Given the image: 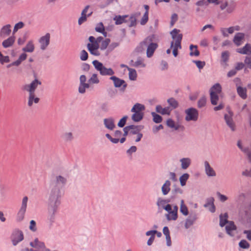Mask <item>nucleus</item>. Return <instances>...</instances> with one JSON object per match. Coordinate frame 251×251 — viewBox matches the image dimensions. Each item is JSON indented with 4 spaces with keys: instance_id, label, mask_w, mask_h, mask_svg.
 Here are the masks:
<instances>
[{
    "instance_id": "obj_14",
    "label": "nucleus",
    "mask_w": 251,
    "mask_h": 251,
    "mask_svg": "<svg viewBox=\"0 0 251 251\" xmlns=\"http://www.w3.org/2000/svg\"><path fill=\"white\" fill-rule=\"evenodd\" d=\"M177 211L178 207L176 205H175L172 207L171 206V210L167 211L168 213L166 215V218L168 220H176L177 218Z\"/></svg>"
},
{
    "instance_id": "obj_5",
    "label": "nucleus",
    "mask_w": 251,
    "mask_h": 251,
    "mask_svg": "<svg viewBox=\"0 0 251 251\" xmlns=\"http://www.w3.org/2000/svg\"><path fill=\"white\" fill-rule=\"evenodd\" d=\"M228 214L227 213H224L223 215H220V225L221 226L223 227L227 224L226 226V229L227 233L231 236L234 235L235 232L236 230V226L234 225V222L232 221L228 222L227 221Z\"/></svg>"
},
{
    "instance_id": "obj_11",
    "label": "nucleus",
    "mask_w": 251,
    "mask_h": 251,
    "mask_svg": "<svg viewBox=\"0 0 251 251\" xmlns=\"http://www.w3.org/2000/svg\"><path fill=\"white\" fill-rule=\"evenodd\" d=\"M50 34L48 33L39 39L38 42L41 50H45L47 49L50 43Z\"/></svg>"
},
{
    "instance_id": "obj_40",
    "label": "nucleus",
    "mask_w": 251,
    "mask_h": 251,
    "mask_svg": "<svg viewBox=\"0 0 251 251\" xmlns=\"http://www.w3.org/2000/svg\"><path fill=\"white\" fill-rule=\"evenodd\" d=\"M127 17V15L125 16H116L114 18V20L115 21L116 25H121L126 22V18Z\"/></svg>"
},
{
    "instance_id": "obj_16",
    "label": "nucleus",
    "mask_w": 251,
    "mask_h": 251,
    "mask_svg": "<svg viewBox=\"0 0 251 251\" xmlns=\"http://www.w3.org/2000/svg\"><path fill=\"white\" fill-rule=\"evenodd\" d=\"M204 170L206 175L209 177H214L216 176V173L214 169L210 166L207 161L204 162Z\"/></svg>"
},
{
    "instance_id": "obj_6",
    "label": "nucleus",
    "mask_w": 251,
    "mask_h": 251,
    "mask_svg": "<svg viewBox=\"0 0 251 251\" xmlns=\"http://www.w3.org/2000/svg\"><path fill=\"white\" fill-rule=\"evenodd\" d=\"M222 88L219 83L213 85L210 90V101L212 105H216L219 100V96L221 95Z\"/></svg>"
},
{
    "instance_id": "obj_53",
    "label": "nucleus",
    "mask_w": 251,
    "mask_h": 251,
    "mask_svg": "<svg viewBox=\"0 0 251 251\" xmlns=\"http://www.w3.org/2000/svg\"><path fill=\"white\" fill-rule=\"evenodd\" d=\"M24 26V24L22 22H20L16 24L13 30V35H14L19 29L22 28Z\"/></svg>"
},
{
    "instance_id": "obj_59",
    "label": "nucleus",
    "mask_w": 251,
    "mask_h": 251,
    "mask_svg": "<svg viewBox=\"0 0 251 251\" xmlns=\"http://www.w3.org/2000/svg\"><path fill=\"white\" fill-rule=\"evenodd\" d=\"M240 247L243 249H248L250 247L249 243L245 240H242L239 243Z\"/></svg>"
},
{
    "instance_id": "obj_15",
    "label": "nucleus",
    "mask_w": 251,
    "mask_h": 251,
    "mask_svg": "<svg viewBox=\"0 0 251 251\" xmlns=\"http://www.w3.org/2000/svg\"><path fill=\"white\" fill-rule=\"evenodd\" d=\"M240 30V27L239 25L231 26L228 28H222L221 32L224 37H227L228 34H232L235 31Z\"/></svg>"
},
{
    "instance_id": "obj_37",
    "label": "nucleus",
    "mask_w": 251,
    "mask_h": 251,
    "mask_svg": "<svg viewBox=\"0 0 251 251\" xmlns=\"http://www.w3.org/2000/svg\"><path fill=\"white\" fill-rule=\"evenodd\" d=\"M181 168L183 169H187L190 165L191 160L189 158H183L180 159Z\"/></svg>"
},
{
    "instance_id": "obj_23",
    "label": "nucleus",
    "mask_w": 251,
    "mask_h": 251,
    "mask_svg": "<svg viewBox=\"0 0 251 251\" xmlns=\"http://www.w3.org/2000/svg\"><path fill=\"white\" fill-rule=\"evenodd\" d=\"M110 79L113 81L114 86L116 87H120L122 85H123L125 88L126 86V84L124 80L121 79L115 76H111Z\"/></svg>"
},
{
    "instance_id": "obj_62",
    "label": "nucleus",
    "mask_w": 251,
    "mask_h": 251,
    "mask_svg": "<svg viewBox=\"0 0 251 251\" xmlns=\"http://www.w3.org/2000/svg\"><path fill=\"white\" fill-rule=\"evenodd\" d=\"M30 230L32 231L35 232L37 230L36 228V224L35 221L31 220L30 222V225L29 227Z\"/></svg>"
},
{
    "instance_id": "obj_45",
    "label": "nucleus",
    "mask_w": 251,
    "mask_h": 251,
    "mask_svg": "<svg viewBox=\"0 0 251 251\" xmlns=\"http://www.w3.org/2000/svg\"><path fill=\"white\" fill-rule=\"evenodd\" d=\"M190 55L191 56H197L199 55V51L197 49V47L196 46H193L191 45L190 46Z\"/></svg>"
},
{
    "instance_id": "obj_50",
    "label": "nucleus",
    "mask_w": 251,
    "mask_h": 251,
    "mask_svg": "<svg viewBox=\"0 0 251 251\" xmlns=\"http://www.w3.org/2000/svg\"><path fill=\"white\" fill-rule=\"evenodd\" d=\"M110 42V40L109 39H105V40H103L101 42L100 46V50H105L107 46H108Z\"/></svg>"
},
{
    "instance_id": "obj_48",
    "label": "nucleus",
    "mask_w": 251,
    "mask_h": 251,
    "mask_svg": "<svg viewBox=\"0 0 251 251\" xmlns=\"http://www.w3.org/2000/svg\"><path fill=\"white\" fill-rule=\"evenodd\" d=\"M95 30L99 32L102 33L105 37L106 36V33L104 32V26L102 23H99L95 28Z\"/></svg>"
},
{
    "instance_id": "obj_7",
    "label": "nucleus",
    "mask_w": 251,
    "mask_h": 251,
    "mask_svg": "<svg viewBox=\"0 0 251 251\" xmlns=\"http://www.w3.org/2000/svg\"><path fill=\"white\" fill-rule=\"evenodd\" d=\"M95 69L100 72L102 75H112L114 74V71L111 68H107L98 60H94L92 62Z\"/></svg>"
},
{
    "instance_id": "obj_43",
    "label": "nucleus",
    "mask_w": 251,
    "mask_h": 251,
    "mask_svg": "<svg viewBox=\"0 0 251 251\" xmlns=\"http://www.w3.org/2000/svg\"><path fill=\"white\" fill-rule=\"evenodd\" d=\"M209 201L204 204L205 207H209V210L212 212H214L215 211V207L213 203L214 199L213 198H210Z\"/></svg>"
},
{
    "instance_id": "obj_49",
    "label": "nucleus",
    "mask_w": 251,
    "mask_h": 251,
    "mask_svg": "<svg viewBox=\"0 0 251 251\" xmlns=\"http://www.w3.org/2000/svg\"><path fill=\"white\" fill-rule=\"evenodd\" d=\"M151 115L153 117V121L155 123H160L162 121V118L161 116L159 115L156 114L155 112H151Z\"/></svg>"
},
{
    "instance_id": "obj_47",
    "label": "nucleus",
    "mask_w": 251,
    "mask_h": 251,
    "mask_svg": "<svg viewBox=\"0 0 251 251\" xmlns=\"http://www.w3.org/2000/svg\"><path fill=\"white\" fill-rule=\"evenodd\" d=\"M133 126V128H130L129 133L132 134H136L143 128V126H135L131 125Z\"/></svg>"
},
{
    "instance_id": "obj_51",
    "label": "nucleus",
    "mask_w": 251,
    "mask_h": 251,
    "mask_svg": "<svg viewBox=\"0 0 251 251\" xmlns=\"http://www.w3.org/2000/svg\"><path fill=\"white\" fill-rule=\"evenodd\" d=\"M25 212V210L23 209H20L19 210L17 215V220L18 221L20 222L24 219Z\"/></svg>"
},
{
    "instance_id": "obj_41",
    "label": "nucleus",
    "mask_w": 251,
    "mask_h": 251,
    "mask_svg": "<svg viewBox=\"0 0 251 251\" xmlns=\"http://www.w3.org/2000/svg\"><path fill=\"white\" fill-rule=\"evenodd\" d=\"M129 71V78L131 80H135L137 78V73L135 69L130 68H128Z\"/></svg>"
},
{
    "instance_id": "obj_57",
    "label": "nucleus",
    "mask_w": 251,
    "mask_h": 251,
    "mask_svg": "<svg viewBox=\"0 0 251 251\" xmlns=\"http://www.w3.org/2000/svg\"><path fill=\"white\" fill-rule=\"evenodd\" d=\"M148 19H149V14H148V12H145L140 21L141 25H145L147 23Z\"/></svg>"
},
{
    "instance_id": "obj_52",
    "label": "nucleus",
    "mask_w": 251,
    "mask_h": 251,
    "mask_svg": "<svg viewBox=\"0 0 251 251\" xmlns=\"http://www.w3.org/2000/svg\"><path fill=\"white\" fill-rule=\"evenodd\" d=\"M206 103V98L205 96L202 97L198 102V106L199 108L204 107Z\"/></svg>"
},
{
    "instance_id": "obj_54",
    "label": "nucleus",
    "mask_w": 251,
    "mask_h": 251,
    "mask_svg": "<svg viewBox=\"0 0 251 251\" xmlns=\"http://www.w3.org/2000/svg\"><path fill=\"white\" fill-rule=\"evenodd\" d=\"M248 221L251 223V204L245 211Z\"/></svg>"
},
{
    "instance_id": "obj_33",
    "label": "nucleus",
    "mask_w": 251,
    "mask_h": 251,
    "mask_svg": "<svg viewBox=\"0 0 251 251\" xmlns=\"http://www.w3.org/2000/svg\"><path fill=\"white\" fill-rule=\"evenodd\" d=\"M104 124L105 127L110 130H112L115 127L114 121L111 118L105 119L104 120Z\"/></svg>"
},
{
    "instance_id": "obj_2",
    "label": "nucleus",
    "mask_w": 251,
    "mask_h": 251,
    "mask_svg": "<svg viewBox=\"0 0 251 251\" xmlns=\"http://www.w3.org/2000/svg\"><path fill=\"white\" fill-rule=\"evenodd\" d=\"M60 197L61 191L60 186L55 184L51 183L49 203L53 214L56 212L57 208L60 204L58 199Z\"/></svg>"
},
{
    "instance_id": "obj_46",
    "label": "nucleus",
    "mask_w": 251,
    "mask_h": 251,
    "mask_svg": "<svg viewBox=\"0 0 251 251\" xmlns=\"http://www.w3.org/2000/svg\"><path fill=\"white\" fill-rule=\"evenodd\" d=\"M180 211L183 215L185 216L188 214V208L187 206L184 204V201L182 200L181 201Z\"/></svg>"
},
{
    "instance_id": "obj_20",
    "label": "nucleus",
    "mask_w": 251,
    "mask_h": 251,
    "mask_svg": "<svg viewBox=\"0 0 251 251\" xmlns=\"http://www.w3.org/2000/svg\"><path fill=\"white\" fill-rule=\"evenodd\" d=\"M166 124L168 126L171 128H174L175 130H178L180 129L183 130L184 129V127L183 126L180 125L178 123H176L175 121H174L171 119H169L167 120L166 122Z\"/></svg>"
},
{
    "instance_id": "obj_12",
    "label": "nucleus",
    "mask_w": 251,
    "mask_h": 251,
    "mask_svg": "<svg viewBox=\"0 0 251 251\" xmlns=\"http://www.w3.org/2000/svg\"><path fill=\"white\" fill-rule=\"evenodd\" d=\"M169 201L159 198L157 199L156 204L159 209L162 208L166 211H169L171 210V205L168 204Z\"/></svg>"
},
{
    "instance_id": "obj_29",
    "label": "nucleus",
    "mask_w": 251,
    "mask_h": 251,
    "mask_svg": "<svg viewBox=\"0 0 251 251\" xmlns=\"http://www.w3.org/2000/svg\"><path fill=\"white\" fill-rule=\"evenodd\" d=\"M170 186L171 182L169 180H166L162 185L161 190L164 195H166L169 193L171 190Z\"/></svg>"
},
{
    "instance_id": "obj_17",
    "label": "nucleus",
    "mask_w": 251,
    "mask_h": 251,
    "mask_svg": "<svg viewBox=\"0 0 251 251\" xmlns=\"http://www.w3.org/2000/svg\"><path fill=\"white\" fill-rule=\"evenodd\" d=\"M92 11L89 10V6H86L81 12V17L79 18V25L86 21L87 17L90 16Z\"/></svg>"
},
{
    "instance_id": "obj_30",
    "label": "nucleus",
    "mask_w": 251,
    "mask_h": 251,
    "mask_svg": "<svg viewBox=\"0 0 251 251\" xmlns=\"http://www.w3.org/2000/svg\"><path fill=\"white\" fill-rule=\"evenodd\" d=\"M197 219L196 216L193 215V216H190L185 221V227L187 229L189 228L194 223V222Z\"/></svg>"
},
{
    "instance_id": "obj_58",
    "label": "nucleus",
    "mask_w": 251,
    "mask_h": 251,
    "mask_svg": "<svg viewBox=\"0 0 251 251\" xmlns=\"http://www.w3.org/2000/svg\"><path fill=\"white\" fill-rule=\"evenodd\" d=\"M27 201L28 197L27 196L24 197L22 200V205L20 208L21 209H23L26 211Z\"/></svg>"
},
{
    "instance_id": "obj_64",
    "label": "nucleus",
    "mask_w": 251,
    "mask_h": 251,
    "mask_svg": "<svg viewBox=\"0 0 251 251\" xmlns=\"http://www.w3.org/2000/svg\"><path fill=\"white\" fill-rule=\"evenodd\" d=\"M245 64L249 68H251V57L247 56L245 59Z\"/></svg>"
},
{
    "instance_id": "obj_9",
    "label": "nucleus",
    "mask_w": 251,
    "mask_h": 251,
    "mask_svg": "<svg viewBox=\"0 0 251 251\" xmlns=\"http://www.w3.org/2000/svg\"><path fill=\"white\" fill-rule=\"evenodd\" d=\"M24 239L23 232L19 229H15L11 236V240L13 246H16Z\"/></svg>"
},
{
    "instance_id": "obj_3",
    "label": "nucleus",
    "mask_w": 251,
    "mask_h": 251,
    "mask_svg": "<svg viewBox=\"0 0 251 251\" xmlns=\"http://www.w3.org/2000/svg\"><path fill=\"white\" fill-rule=\"evenodd\" d=\"M210 2L213 3L215 5H219L221 10H226L227 13L232 12L235 8V4L232 1H198L196 5L198 7H201L204 8ZM201 9L199 7L197 9V11H199Z\"/></svg>"
},
{
    "instance_id": "obj_36",
    "label": "nucleus",
    "mask_w": 251,
    "mask_h": 251,
    "mask_svg": "<svg viewBox=\"0 0 251 251\" xmlns=\"http://www.w3.org/2000/svg\"><path fill=\"white\" fill-rule=\"evenodd\" d=\"M144 113L143 112H134L132 115V120L136 122L140 121L143 118Z\"/></svg>"
},
{
    "instance_id": "obj_32",
    "label": "nucleus",
    "mask_w": 251,
    "mask_h": 251,
    "mask_svg": "<svg viewBox=\"0 0 251 251\" xmlns=\"http://www.w3.org/2000/svg\"><path fill=\"white\" fill-rule=\"evenodd\" d=\"M34 48L33 42L30 40L28 42L26 46L23 49V50L25 52H32L34 50Z\"/></svg>"
},
{
    "instance_id": "obj_22",
    "label": "nucleus",
    "mask_w": 251,
    "mask_h": 251,
    "mask_svg": "<svg viewBox=\"0 0 251 251\" xmlns=\"http://www.w3.org/2000/svg\"><path fill=\"white\" fill-rule=\"evenodd\" d=\"M79 79L81 82L80 85L79 86V93H84L85 92V89L90 87V85L89 83H85L86 79L85 75H81Z\"/></svg>"
},
{
    "instance_id": "obj_24",
    "label": "nucleus",
    "mask_w": 251,
    "mask_h": 251,
    "mask_svg": "<svg viewBox=\"0 0 251 251\" xmlns=\"http://www.w3.org/2000/svg\"><path fill=\"white\" fill-rule=\"evenodd\" d=\"M15 41V37L14 35H12L8 37L7 39L4 40L2 43V45L4 48H9L12 46Z\"/></svg>"
},
{
    "instance_id": "obj_1",
    "label": "nucleus",
    "mask_w": 251,
    "mask_h": 251,
    "mask_svg": "<svg viewBox=\"0 0 251 251\" xmlns=\"http://www.w3.org/2000/svg\"><path fill=\"white\" fill-rule=\"evenodd\" d=\"M41 82L35 79L30 83L25 84L22 87V89L29 93L28 98V105L29 107L32 106L33 103H38L39 101V98L35 97V91L38 86L41 85Z\"/></svg>"
},
{
    "instance_id": "obj_63",
    "label": "nucleus",
    "mask_w": 251,
    "mask_h": 251,
    "mask_svg": "<svg viewBox=\"0 0 251 251\" xmlns=\"http://www.w3.org/2000/svg\"><path fill=\"white\" fill-rule=\"evenodd\" d=\"M127 119V116H124L123 118H122L120 120V121L119 122V123L118 124V126L121 127H124L126 124V121Z\"/></svg>"
},
{
    "instance_id": "obj_60",
    "label": "nucleus",
    "mask_w": 251,
    "mask_h": 251,
    "mask_svg": "<svg viewBox=\"0 0 251 251\" xmlns=\"http://www.w3.org/2000/svg\"><path fill=\"white\" fill-rule=\"evenodd\" d=\"M10 61L9 58L8 56H3L0 52V62L3 64L4 63H7Z\"/></svg>"
},
{
    "instance_id": "obj_8",
    "label": "nucleus",
    "mask_w": 251,
    "mask_h": 251,
    "mask_svg": "<svg viewBox=\"0 0 251 251\" xmlns=\"http://www.w3.org/2000/svg\"><path fill=\"white\" fill-rule=\"evenodd\" d=\"M89 41L90 43L87 45L89 51L93 55H99L100 54L98 50L100 48L99 43L96 41L95 38L92 36L89 37Z\"/></svg>"
},
{
    "instance_id": "obj_56",
    "label": "nucleus",
    "mask_w": 251,
    "mask_h": 251,
    "mask_svg": "<svg viewBox=\"0 0 251 251\" xmlns=\"http://www.w3.org/2000/svg\"><path fill=\"white\" fill-rule=\"evenodd\" d=\"M167 101L169 105L173 107V108H176L178 106V103L177 101L173 98L168 99Z\"/></svg>"
},
{
    "instance_id": "obj_44",
    "label": "nucleus",
    "mask_w": 251,
    "mask_h": 251,
    "mask_svg": "<svg viewBox=\"0 0 251 251\" xmlns=\"http://www.w3.org/2000/svg\"><path fill=\"white\" fill-rule=\"evenodd\" d=\"M238 147L246 154L248 155V158L250 161H251V152L248 149L245 148L244 149L242 146L241 142L240 141H238L237 144Z\"/></svg>"
},
{
    "instance_id": "obj_19",
    "label": "nucleus",
    "mask_w": 251,
    "mask_h": 251,
    "mask_svg": "<svg viewBox=\"0 0 251 251\" xmlns=\"http://www.w3.org/2000/svg\"><path fill=\"white\" fill-rule=\"evenodd\" d=\"M245 34L241 32L236 33L233 38V41L237 46H239L242 44L245 41Z\"/></svg>"
},
{
    "instance_id": "obj_61",
    "label": "nucleus",
    "mask_w": 251,
    "mask_h": 251,
    "mask_svg": "<svg viewBox=\"0 0 251 251\" xmlns=\"http://www.w3.org/2000/svg\"><path fill=\"white\" fill-rule=\"evenodd\" d=\"M229 52L227 51H224L222 53V59L224 62H226L228 60Z\"/></svg>"
},
{
    "instance_id": "obj_25",
    "label": "nucleus",
    "mask_w": 251,
    "mask_h": 251,
    "mask_svg": "<svg viewBox=\"0 0 251 251\" xmlns=\"http://www.w3.org/2000/svg\"><path fill=\"white\" fill-rule=\"evenodd\" d=\"M67 182V178L62 176H56L55 180L51 183L55 184L60 186V185H64Z\"/></svg>"
},
{
    "instance_id": "obj_31",
    "label": "nucleus",
    "mask_w": 251,
    "mask_h": 251,
    "mask_svg": "<svg viewBox=\"0 0 251 251\" xmlns=\"http://www.w3.org/2000/svg\"><path fill=\"white\" fill-rule=\"evenodd\" d=\"M150 40V39L147 38L144 41L141 42L139 46L137 47V51L139 52H142L144 51L148 46V41Z\"/></svg>"
},
{
    "instance_id": "obj_55",
    "label": "nucleus",
    "mask_w": 251,
    "mask_h": 251,
    "mask_svg": "<svg viewBox=\"0 0 251 251\" xmlns=\"http://www.w3.org/2000/svg\"><path fill=\"white\" fill-rule=\"evenodd\" d=\"M99 82V80L96 74H93L92 75L91 77L89 79V84H97Z\"/></svg>"
},
{
    "instance_id": "obj_42",
    "label": "nucleus",
    "mask_w": 251,
    "mask_h": 251,
    "mask_svg": "<svg viewBox=\"0 0 251 251\" xmlns=\"http://www.w3.org/2000/svg\"><path fill=\"white\" fill-rule=\"evenodd\" d=\"M189 177V175L187 173L183 174L179 177V181L181 186H184L186 185V181Z\"/></svg>"
},
{
    "instance_id": "obj_28",
    "label": "nucleus",
    "mask_w": 251,
    "mask_h": 251,
    "mask_svg": "<svg viewBox=\"0 0 251 251\" xmlns=\"http://www.w3.org/2000/svg\"><path fill=\"white\" fill-rule=\"evenodd\" d=\"M172 109L169 107L163 108L161 105H157L156 106V111L162 115H170Z\"/></svg>"
},
{
    "instance_id": "obj_39",
    "label": "nucleus",
    "mask_w": 251,
    "mask_h": 251,
    "mask_svg": "<svg viewBox=\"0 0 251 251\" xmlns=\"http://www.w3.org/2000/svg\"><path fill=\"white\" fill-rule=\"evenodd\" d=\"M62 138L65 141H71L74 139L73 134L72 132H66L62 134Z\"/></svg>"
},
{
    "instance_id": "obj_27",
    "label": "nucleus",
    "mask_w": 251,
    "mask_h": 251,
    "mask_svg": "<svg viewBox=\"0 0 251 251\" xmlns=\"http://www.w3.org/2000/svg\"><path fill=\"white\" fill-rule=\"evenodd\" d=\"M130 64L131 66L135 67L144 68L146 66V65L144 62V60L140 58H138L135 62H134L133 60H131L130 61Z\"/></svg>"
},
{
    "instance_id": "obj_34",
    "label": "nucleus",
    "mask_w": 251,
    "mask_h": 251,
    "mask_svg": "<svg viewBox=\"0 0 251 251\" xmlns=\"http://www.w3.org/2000/svg\"><path fill=\"white\" fill-rule=\"evenodd\" d=\"M145 109V106L139 103H136L132 108L131 111L132 112H142Z\"/></svg>"
},
{
    "instance_id": "obj_4",
    "label": "nucleus",
    "mask_w": 251,
    "mask_h": 251,
    "mask_svg": "<svg viewBox=\"0 0 251 251\" xmlns=\"http://www.w3.org/2000/svg\"><path fill=\"white\" fill-rule=\"evenodd\" d=\"M173 41L171 43V48L167 50V54L171 53V49H173V53L176 57L177 55V50L181 48V42L182 38V34L180 33V30L175 28L171 32Z\"/></svg>"
},
{
    "instance_id": "obj_26",
    "label": "nucleus",
    "mask_w": 251,
    "mask_h": 251,
    "mask_svg": "<svg viewBox=\"0 0 251 251\" xmlns=\"http://www.w3.org/2000/svg\"><path fill=\"white\" fill-rule=\"evenodd\" d=\"M237 51L243 54H251V45L247 44L243 48L237 49Z\"/></svg>"
},
{
    "instance_id": "obj_13",
    "label": "nucleus",
    "mask_w": 251,
    "mask_h": 251,
    "mask_svg": "<svg viewBox=\"0 0 251 251\" xmlns=\"http://www.w3.org/2000/svg\"><path fill=\"white\" fill-rule=\"evenodd\" d=\"M233 114L231 112L225 115L224 118L226 125L229 126L232 131H234L236 129V126L232 119Z\"/></svg>"
},
{
    "instance_id": "obj_35",
    "label": "nucleus",
    "mask_w": 251,
    "mask_h": 251,
    "mask_svg": "<svg viewBox=\"0 0 251 251\" xmlns=\"http://www.w3.org/2000/svg\"><path fill=\"white\" fill-rule=\"evenodd\" d=\"M237 91L238 94L242 99H245L247 98V89L246 88H243L242 87L239 86L237 88Z\"/></svg>"
},
{
    "instance_id": "obj_21",
    "label": "nucleus",
    "mask_w": 251,
    "mask_h": 251,
    "mask_svg": "<svg viewBox=\"0 0 251 251\" xmlns=\"http://www.w3.org/2000/svg\"><path fill=\"white\" fill-rule=\"evenodd\" d=\"M11 26L9 24L2 26L0 30V37L1 38H5L9 36L11 32Z\"/></svg>"
},
{
    "instance_id": "obj_38",
    "label": "nucleus",
    "mask_w": 251,
    "mask_h": 251,
    "mask_svg": "<svg viewBox=\"0 0 251 251\" xmlns=\"http://www.w3.org/2000/svg\"><path fill=\"white\" fill-rule=\"evenodd\" d=\"M35 248L38 251H50L46 248L44 243L39 241L38 239Z\"/></svg>"
},
{
    "instance_id": "obj_10",
    "label": "nucleus",
    "mask_w": 251,
    "mask_h": 251,
    "mask_svg": "<svg viewBox=\"0 0 251 251\" xmlns=\"http://www.w3.org/2000/svg\"><path fill=\"white\" fill-rule=\"evenodd\" d=\"M186 121H196L199 117L198 111L194 108H190L185 110Z\"/></svg>"
},
{
    "instance_id": "obj_18",
    "label": "nucleus",
    "mask_w": 251,
    "mask_h": 251,
    "mask_svg": "<svg viewBox=\"0 0 251 251\" xmlns=\"http://www.w3.org/2000/svg\"><path fill=\"white\" fill-rule=\"evenodd\" d=\"M150 41L151 40L148 41V46L147 47V56L148 57H151L153 55L155 50L158 46L156 43H150Z\"/></svg>"
}]
</instances>
